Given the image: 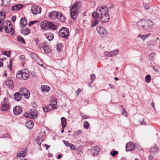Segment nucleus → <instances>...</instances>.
I'll use <instances>...</instances> for the list:
<instances>
[{
  "label": "nucleus",
  "mask_w": 160,
  "mask_h": 160,
  "mask_svg": "<svg viewBox=\"0 0 160 160\" xmlns=\"http://www.w3.org/2000/svg\"><path fill=\"white\" fill-rule=\"evenodd\" d=\"M16 18V16H13L12 18V22H14L15 21Z\"/></svg>",
  "instance_id": "nucleus-57"
},
{
  "label": "nucleus",
  "mask_w": 160,
  "mask_h": 160,
  "mask_svg": "<svg viewBox=\"0 0 160 160\" xmlns=\"http://www.w3.org/2000/svg\"><path fill=\"white\" fill-rule=\"evenodd\" d=\"M146 82L147 83H149L151 80V77L150 75H147L145 78Z\"/></svg>",
  "instance_id": "nucleus-39"
},
{
  "label": "nucleus",
  "mask_w": 160,
  "mask_h": 160,
  "mask_svg": "<svg viewBox=\"0 0 160 160\" xmlns=\"http://www.w3.org/2000/svg\"><path fill=\"white\" fill-rule=\"evenodd\" d=\"M43 49L44 51L46 53H49L51 52V49L49 48L48 46H43Z\"/></svg>",
  "instance_id": "nucleus-32"
},
{
  "label": "nucleus",
  "mask_w": 160,
  "mask_h": 160,
  "mask_svg": "<svg viewBox=\"0 0 160 160\" xmlns=\"http://www.w3.org/2000/svg\"><path fill=\"white\" fill-rule=\"evenodd\" d=\"M9 107L8 104L4 102L2 104V110H8Z\"/></svg>",
  "instance_id": "nucleus-25"
},
{
  "label": "nucleus",
  "mask_w": 160,
  "mask_h": 160,
  "mask_svg": "<svg viewBox=\"0 0 160 160\" xmlns=\"http://www.w3.org/2000/svg\"><path fill=\"white\" fill-rule=\"evenodd\" d=\"M62 45L61 43H58L57 45V49L58 50V52H60L61 51V48H62Z\"/></svg>",
  "instance_id": "nucleus-42"
},
{
  "label": "nucleus",
  "mask_w": 160,
  "mask_h": 160,
  "mask_svg": "<svg viewBox=\"0 0 160 160\" xmlns=\"http://www.w3.org/2000/svg\"><path fill=\"white\" fill-rule=\"evenodd\" d=\"M59 13L55 11H53L50 12L49 13L48 16L50 18L51 20H54L56 18H58V16H59Z\"/></svg>",
  "instance_id": "nucleus-11"
},
{
  "label": "nucleus",
  "mask_w": 160,
  "mask_h": 160,
  "mask_svg": "<svg viewBox=\"0 0 160 160\" xmlns=\"http://www.w3.org/2000/svg\"><path fill=\"white\" fill-rule=\"evenodd\" d=\"M22 111H13V113L15 115H18L22 112Z\"/></svg>",
  "instance_id": "nucleus-43"
},
{
  "label": "nucleus",
  "mask_w": 160,
  "mask_h": 160,
  "mask_svg": "<svg viewBox=\"0 0 160 160\" xmlns=\"http://www.w3.org/2000/svg\"><path fill=\"white\" fill-rule=\"evenodd\" d=\"M151 35V33H148V34H146V35H144V36L145 38L148 37L149 36Z\"/></svg>",
  "instance_id": "nucleus-63"
},
{
  "label": "nucleus",
  "mask_w": 160,
  "mask_h": 160,
  "mask_svg": "<svg viewBox=\"0 0 160 160\" xmlns=\"http://www.w3.org/2000/svg\"><path fill=\"white\" fill-rule=\"evenodd\" d=\"M147 45L149 47L153 46L156 44V41L151 40L147 42Z\"/></svg>",
  "instance_id": "nucleus-30"
},
{
  "label": "nucleus",
  "mask_w": 160,
  "mask_h": 160,
  "mask_svg": "<svg viewBox=\"0 0 160 160\" xmlns=\"http://www.w3.org/2000/svg\"><path fill=\"white\" fill-rule=\"evenodd\" d=\"M36 141L39 146H40L43 141V139L42 137H38L36 139Z\"/></svg>",
  "instance_id": "nucleus-34"
},
{
  "label": "nucleus",
  "mask_w": 160,
  "mask_h": 160,
  "mask_svg": "<svg viewBox=\"0 0 160 160\" xmlns=\"http://www.w3.org/2000/svg\"><path fill=\"white\" fill-rule=\"evenodd\" d=\"M50 22H48L47 21H42L41 24V27L43 29L47 30L48 28Z\"/></svg>",
  "instance_id": "nucleus-14"
},
{
  "label": "nucleus",
  "mask_w": 160,
  "mask_h": 160,
  "mask_svg": "<svg viewBox=\"0 0 160 160\" xmlns=\"http://www.w3.org/2000/svg\"><path fill=\"white\" fill-rule=\"evenodd\" d=\"M108 12V7L103 5L98 7L97 11L92 13V16L94 18L99 19L103 23L107 22L110 19Z\"/></svg>",
  "instance_id": "nucleus-1"
},
{
  "label": "nucleus",
  "mask_w": 160,
  "mask_h": 160,
  "mask_svg": "<svg viewBox=\"0 0 160 160\" xmlns=\"http://www.w3.org/2000/svg\"><path fill=\"white\" fill-rule=\"evenodd\" d=\"M32 13L34 15H36L38 13H40L41 12V7L37 5H33L31 8Z\"/></svg>",
  "instance_id": "nucleus-10"
},
{
  "label": "nucleus",
  "mask_w": 160,
  "mask_h": 160,
  "mask_svg": "<svg viewBox=\"0 0 160 160\" xmlns=\"http://www.w3.org/2000/svg\"><path fill=\"white\" fill-rule=\"evenodd\" d=\"M30 56L32 58L34 59H36L38 58V57L36 54L33 53H30Z\"/></svg>",
  "instance_id": "nucleus-44"
},
{
  "label": "nucleus",
  "mask_w": 160,
  "mask_h": 160,
  "mask_svg": "<svg viewBox=\"0 0 160 160\" xmlns=\"http://www.w3.org/2000/svg\"><path fill=\"white\" fill-rule=\"evenodd\" d=\"M22 78L24 80L27 79L29 76L28 72L27 70H25L22 71Z\"/></svg>",
  "instance_id": "nucleus-20"
},
{
  "label": "nucleus",
  "mask_w": 160,
  "mask_h": 160,
  "mask_svg": "<svg viewBox=\"0 0 160 160\" xmlns=\"http://www.w3.org/2000/svg\"><path fill=\"white\" fill-rule=\"evenodd\" d=\"M95 78L96 76L95 74H92L91 75V80L92 83L94 81Z\"/></svg>",
  "instance_id": "nucleus-45"
},
{
  "label": "nucleus",
  "mask_w": 160,
  "mask_h": 160,
  "mask_svg": "<svg viewBox=\"0 0 160 160\" xmlns=\"http://www.w3.org/2000/svg\"><path fill=\"white\" fill-rule=\"evenodd\" d=\"M21 95H20V93L16 92L14 95V98L16 100L19 101L21 99Z\"/></svg>",
  "instance_id": "nucleus-24"
},
{
  "label": "nucleus",
  "mask_w": 160,
  "mask_h": 160,
  "mask_svg": "<svg viewBox=\"0 0 160 160\" xmlns=\"http://www.w3.org/2000/svg\"><path fill=\"white\" fill-rule=\"evenodd\" d=\"M6 84L7 86L10 89H12L14 87L12 81L10 79H8L6 81Z\"/></svg>",
  "instance_id": "nucleus-19"
},
{
  "label": "nucleus",
  "mask_w": 160,
  "mask_h": 160,
  "mask_svg": "<svg viewBox=\"0 0 160 160\" xmlns=\"http://www.w3.org/2000/svg\"><path fill=\"white\" fill-rule=\"evenodd\" d=\"M3 54L7 55L8 57H10V53L9 52H5L3 53Z\"/></svg>",
  "instance_id": "nucleus-54"
},
{
  "label": "nucleus",
  "mask_w": 160,
  "mask_h": 160,
  "mask_svg": "<svg viewBox=\"0 0 160 160\" xmlns=\"http://www.w3.org/2000/svg\"><path fill=\"white\" fill-rule=\"evenodd\" d=\"M138 37L142 38L143 40L145 39L144 38V35H142L141 34H139L138 35Z\"/></svg>",
  "instance_id": "nucleus-58"
},
{
  "label": "nucleus",
  "mask_w": 160,
  "mask_h": 160,
  "mask_svg": "<svg viewBox=\"0 0 160 160\" xmlns=\"http://www.w3.org/2000/svg\"><path fill=\"white\" fill-rule=\"evenodd\" d=\"M91 23V27L92 28L98 25L99 23V21L97 19L93 20L92 21Z\"/></svg>",
  "instance_id": "nucleus-33"
},
{
  "label": "nucleus",
  "mask_w": 160,
  "mask_h": 160,
  "mask_svg": "<svg viewBox=\"0 0 160 160\" xmlns=\"http://www.w3.org/2000/svg\"><path fill=\"white\" fill-rule=\"evenodd\" d=\"M22 71L21 72V71H18L16 74L17 78L19 79H20L21 78H22Z\"/></svg>",
  "instance_id": "nucleus-35"
},
{
  "label": "nucleus",
  "mask_w": 160,
  "mask_h": 160,
  "mask_svg": "<svg viewBox=\"0 0 160 160\" xmlns=\"http://www.w3.org/2000/svg\"><path fill=\"white\" fill-rule=\"evenodd\" d=\"M119 50L118 49H116L115 50H113L111 51L112 56H114L118 55L119 53Z\"/></svg>",
  "instance_id": "nucleus-36"
},
{
  "label": "nucleus",
  "mask_w": 160,
  "mask_h": 160,
  "mask_svg": "<svg viewBox=\"0 0 160 160\" xmlns=\"http://www.w3.org/2000/svg\"><path fill=\"white\" fill-rule=\"evenodd\" d=\"M81 92V90L79 88L76 91V94L78 95L79 94V93Z\"/></svg>",
  "instance_id": "nucleus-59"
},
{
  "label": "nucleus",
  "mask_w": 160,
  "mask_h": 160,
  "mask_svg": "<svg viewBox=\"0 0 160 160\" xmlns=\"http://www.w3.org/2000/svg\"><path fill=\"white\" fill-rule=\"evenodd\" d=\"M61 122L62 128H64L66 125V120L64 117H62L61 118Z\"/></svg>",
  "instance_id": "nucleus-31"
},
{
  "label": "nucleus",
  "mask_w": 160,
  "mask_h": 160,
  "mask_svg": "<svg viewBox=\"0 0 160 160\" xmlns=\"http://www.w3.org/2000/svg\"><path fill=\"white\" fill-rule=\"evenodd\" d=\"M4 137H6L7 138H10V136L9 134H8V133H6L5 135H3V136H2L1 137V138H3Z\"/></svg>",
  "instance_id": "nucleus-53"
},
{
  "label": "nucleus",
  "mask_w": 160,
  "mask_h": 160,
  "mask_svg": "<svg viewBox=\"0 0 160 160\" xmlns=\"http://www.w3.org/2000/svg\"><path fill=\"white\" fill-rule=\"evenodd\" d=\"M23 6L24 5L22 4L15 5L12 8V11H15L19 10L23 8Z\"/></svg>",
  "instance_id": "nucleus-18"
},
{
  "label": "nucleus",
  "mask_w": 160,
  "mask_h": 160,
  "mask_svg": "<svg viewBox=\"0 0 160 160\" xmlns=\"http://www.w3.org/2000/svg\"><path fill=\"white\" fill-rule=\"evenodd\" d=\"M19 92L20 95L24 96L25 98H29L30 93L27 88H22L20 89Z\"/></svg>",
  "instance_id": "nucleus-9"
},
{
  "label": "nucleus",
  "mask_w": 160,
  "mask_h": 160,
  "mask_svg": "<svg viewBox=\"0 0 160 160\" xmlns=\"http://www.w3.org/2000/svg\"><path fill=\"white\" fill-rule=\"evenodd\" d=\"M118 153V151L112 150L110 152V154L113 157L115 156Z\"/></svg>",
  "instance_id": "nucleus-40"
},
{
  "label": "nucleus",
  "mask_w": 160,
  "mask_h": 160,
  "mask_svg": "<svg viewBox=\"0 0 160 160\" xmlns=\"http://www.w3.org/2000/svg\"><path fill=\"white\" fill-rule=\"evenodd\" d=\"M46 38L49 40H52L53 38V35L51 33H47L45 34Z\"/></svg>",
  "instance_id": "nucleus-27"
},
{
  "label": "nucleus",
  "mask_w": 160,
  "mask_h": 160,
  "mask_svg": "<svg viewBox=\"0 0 160 160\" xmlns=\"http://www.w3.org/2000/svg\"><path fill=\"white\" fill-rule=\"evenodd\" d=\"M37 22H38V21L37 20H35L34 21L30 22L28 23V25L29 26H31V25H33V24L36 23Z\"/></svg>",
  "instance_id": "nucleus-48"
},
{
  "label": "nucleus",
  "mask_w": 160,
  "mask_h": 160,
  "mask_svg": "<svg viewBox=\"0 0 160 160\" xmlns=\"http://www.w3.org/2000/svg\"><path fill=\"white\" fill-rule=\"evenodd\" d=\"M41 89L42 92H47L50 90V88L47 85L42 86L41 87Z\"/></svg>",
  "instance_id": "nucleus-28"
},
{
  "label": "nucleus",
  "mask_w": 160,
  "mask_h": 160,
  "mask_svg": "<svg viewBox=\"0 0 160 160\" xmlns=\"http://www.w3.org/2000/svg\"><path fill=\"white\" fill-rule=\"evenodd\" d=\"M135 145L131 142L127 143L126 146V149L127 151H132L135 149Z\"/></svg>",
  "instance_id": "nucleus-13"
},
{
  "label": "nucleus",
  "mask_w": 160,
  "mask_h": 160,
  "mask_svg": "<svg viewBox=\"0 0 160 160\" xmlns=\"http://www.w3.org/2000/svg\"><path fill=\"white\" fill-rule=\"evenodd\" d=\"M45 146L46 147V150H47L50 147V145H47V144H45Z\"/></svg>",
  "instance_id": "nucleus-62"
},
{
  "label": "nucleus",
  "mask_w": 160,
  "mask_h": 160,
  "mask_svg": "<svg viewBox=\"0 0 160 160\" xmlns=\"http://www.w3.org/2000/svg\"><path fill=\"white\" fill-rule=\"evenodd\" d=\"M111 52H104V55L105 56H108V57H112L111 55Z\"/></svg>",
  "instance_id": "nucleus-46"
},
{
  "label": "nucleus",
  "mask_w": 160,
  "mask_h": 160,
  "mask_svg": "<svg viewBox=\"0 0 160 160\" xmlns=\"http://www.w3.org/2000/svg\"><path fill=\"white\" fill-rule=\"evenodd\" d=\"M82 131L81 130H79L77 132H75V134L77 135H78V134L82 133Z\"/></svg>",
  "instance_id": "nucleus-56"
},
{
  "label": "nucleus",
  "mask_w": 160,
  "mask_h": 160,
  "mask_svg": "<svg viewBox=\"0 0 160 160\" xmlns=\"http://www.w3.org/2000/svg\"><path fill=\"white\" fill-rule=\"evenodd\" d=\"M122 113L123 115H125L126 117H127L128 113L126 111H123Z\"/></svg>",
  "instance_id": "nucleus-55"
},
{
  "label": "nucleus",
  "mask_w": 160,
  "mask_h": 160,
  "mask_svg": "<svg viewBox=\"0 0 160 160\" xmlns=\"http://www.w3.org/2000/svg\"><path fill=\"white\" fill-rule=\"evenodd\" d=\"M38 116L37 111H33L31 112H27L24 113V116L25 117L30 118H34Z\"/></svg>",
  "instance_id": "nucleus-7"
},
{
  "label": "nucleus",
  "mask_w": 160,
  "mask_h": 160,
  "mask_svg": "<svg viewBox=\"0 0 160 160\" xmlns=\"http://www.w3.org/2000/svg\"><path fill=\"white\" fill-rule=\"evenodd\" d=\"M110 87L112 89H113L114 88V86L111 84H109Z\"/></svg>",
  "instance_id": "nucleus-64"
},
{
  "label": "nucleus",
  "mask_w": 160,
  "mask_h": 160,
  "mask_svg": "<svg viewBox=\"0 0 160 160\" xmlns=\"http://www.w3.org/2000/svg\"><path fill=\"white\" fill-rule=\"evenodd\" d=\"M154 25V23L149 19H141L137 23L138 27L143 30L151 29Z\"/></svg>",
  "instance_id": "nucleus-2"
},
{
  "label": "nucleus",
  "mask_w": 160,
  "mask_h": 160,
  "mask_svg": "<svg viewBox=\"0 0 160 160\" xmlns=\"http://www.w3.org/2000/svg\"><path fill=\"white\" fill-rule=\"evenodd\" d=\"M79 2L77 1L74 2L72 6L70 11V14L71 17L74 19H76L78 14V9L80 8L78 6Z\"/></svg>",
  "instance_id": "nucleus-3"
},
{
  "label": "nucleus",
  "mask_w": 160,
  "mask_h": 160,
  "mask_svg": "<svg viewBox=\"0 0 160 160\" xmlns=\"http://www.w3.org/2000/svg\"><path fill=\"white\" fill-rule=\"evenodd\" d=\"M5 16L6 14L4 12H0V23L4 21Z\"/></svg>",
  "instance_id": "nucleus-29"
},
{
  "label": "nucleus",
  "mask_w": 160,
  "mask_h": 160,
  "mask_svg": "<svg viewBox=\"0 0 160 160\" xmlns=\"http://www.w3.org/2000/svg\"><path fill=\"white\" fill-rule=\"evenodd\" d=\"M70 149L72 150H75V146L73 144H71L69 146Z\"/></svg>",
  "instance_id": "nucleus-51"
},
{
  "label": "nucleus",
  "mask_w": 160,
  "mask_h": 160,
  "mask_svg": "<svg viewBox=\"0 0 160 160\" xmlns=\"http://www.w3.org/2000/svg\"><path fill=\"white\" fill-rule=\"evenodd\" d=\"M22 108L20 106H17L15 107L13 110H22Z\"/></svg>",
  "instance_id": "nucleus-47"
},
{
  "label": "nucleus",
  "mask_w": 160,
  "mask_h": 160,
  "mask_svg": "<svg viewBox=\"0 0 160 160\" xmlns=\"http://www.w3.org/2000/svg\"><path fill=\"white\" fill-rule=\"evenodd\" d=\"M60 35L65 39H67L70 36L69 30L66 27H62L59 32Z\"/></svg>",
  "instance_id": "nucleus-5"
},
{
  "label": "nucleus",
  "mask_w": 160,
  "mask_h": 160,
  "mask_svg": "<svg viewBox=\"0 0 160 160\" xmlns=\"http://www.w3.org/2000/svg\"><path fill=\"white\" fill-rule=\"evenodd\" d=\"M59 16H58V18H57L61 22H65L66 21L65 17L61 12H59Z\"/></svg>",
  "instance_id": "nucleus-22"
},
{
  "label": "nucleus",
  "mask_w": 160,
  "mask_h": 160,
  "mask_svg": "<svg viewBox=\"0 0 160 160\" xmlns=\"http://www.w3.org/2000/svg\"><path fill=\"white\" fill-rule=\"evenodd\" d=\"M27 20L25 17H22L20 20V24L21 25L24 27L27 24Z\"/></svg>",
  "instance_id": "nucleus-21"
},
{
  "label": "nucleus",
  "mask_w": 160,
  "mask_h": 160,
  "mask_svg": "<svg viewBox=\"0 0 160 160\" xmlns=\"http://www.w3.org/2000/svg\"><path fill=\"white\" fill-rule=\"evenodd\" d=\"M96 30L98 33L102 37H106L108 34L107 31L106 29L102 26H97Z\"/></svg>",
  "instance_id": "nucleus-6"
},
{
  "label": "nucleus",
  "mask_w": 160,
  "mask_h": 160,
  "mask_svg": "<svg viewBox=\"0 0 160 160\" xmlns=\"http://www.w3.org/2000/svg\"><path fill=\"white\" fill-rule=\"evenodd\" d=\"M3 60L0 59V67L3 66Z\"/></svg>",
  "instance_id": "nucleus-60"
},
{
  "label": "nucleus",
  "mask_w": 160,
  "mask_h": 160,
  "mask_svg": "<svg viewBox=\"0 0 160 160\" xmlns=\"http://www.w3.org/2000/svg\"><path fill=\"white\" fill-rule=\"evenodd\" d=\"M26 126L28 128L30 129H31L34 126V123L32 122H26Z\"/></svg>",
  "instance_id": "nucleus-23"
},
{
  "label": "nucleus",
  "mask_w": 160,
  "mask_h": 160,
  "mask_svg": "<svg viewBox=\"0 0 160 160\" xmlns=\"http://www.w3.org/2000/svg\"><path fill=\"white\" fill-rule=\"evenodd\" d=\"M89 127V124L87 121H85L84 123V127L86 129H88Z\"/></svg>",
  "instance_id": "nucleus-41"
},
{
  "label": "nucleus",
  "mask_w": 160,
  "mask_h": 160,
  "mask_svg": "<svg viewBox=\"0 0 160 160\" xmlns=\"http://www.w3.org/2000/svg\"><path fill=\"white\" fill-rule=\"evenodd\" d=\"M49 25L48 27V28H49L53 30H56L57 29V26L54 23L50 22V24Z\"/></svg>",
  "instance_id": "nucleus-26"
},
{
  "label": "nucleus",
  "mask_w": 160,
  "mask_h": 160,
  "mask_svg": "<svg viewBox=\"0 0 160 160\" xmlns=\"http://www.w3.org/2000/svg\"><path fill=\"white\" fill-rule=\"evenodd\" d=\"M63 142L64 144L67 147H69L71 143H69L68 142H67L66 141L63 140Z\"/></svg>",
  "instance_id": "nucleus-52"
},
{
  "label": "nucleus",
  "mask_w": 160,
  "mask_h": 160,
  "mask_svg": "<svg viewBox=\"0 0 160 160\" xmlns=\"http://www.w3.org/2000/svg\"><path fill=\"white\" fill-rule=\"evenodd\" d=\"M32 106L33 108H34V109L31 108L30 110H34V109H36L37 107V105L36 104V103L35 102H33L32 103Z\"/></svg>",
  "instance_id": "nucleus-50"
},
{
  "label": "nucleus",
  "mask_w": 160,
  "mask_h": 160,
  "mask_svg": "<svg viewBox=\"0 0 160 160\" xmlns=\"http://www.w3.org/2000/svg\"><path fill=\"white\" fill-rule=\"evenodd\" d=\"M156 53L154 52L151 53L149 56V58L150 60H152L153 59L154 57L156 56Z\"/></svg>",
  "instance_id": "nucleus-38"
},
{
  "label": "nucleus",
  "mask_w": 160,
  "mask_h": 160,
  "mask_svg": "<svg viewBox=\"0 0 160 160\" xmlns=\"http://www.w3.org/2000/svg\"><path fill=\"white\" fill-rule=\"evenodd\" d=\"M19 58L20 60H22V61H25L26 60L25 57L23 55L20 56L19 57Z\"/></svg>",
  "instance_id": "nucleus-49"
},
{
  "label": "nucleus",
  "mask_w": 160,
  "mask_h": 160,
  "mask_svg": "<svg viewBox=\"0 0 160 160\" xmlns=\"http://www.w3.org/2000/svg\"><path fill=\"white\" fill-rule=\"evenodd\" d=\"M27 150L26 148H23L21 151L20 152L17 153V156L20 158L24 157L26 155Z\"/></svg>",
  "instance_id": "nucleus-15"
},
{
  "label": "nucleus",
  "mask_w": 160,
  "mask_h": 160,
  "mask_svg": "<svg viewBox=\"0 0 160 160\" xmlns=\"http://www.w3.org/2000/svg\"><path fill=\"white\" fill-rule=\"evenodd\" d=\"M21 33L25 35H27L30 34V30L23 27L21 30Z\"/></svg>",
  "instance_id": "nucleus-17"
},
{
  "label": "nucleus",
  "mask_w": 160,
  "mask_h": 160,
  "mask_svg": "<svg viewBox=\"0 0 160 160\" xmlns=\"http://www.w3.org/2000/svg\"><path fill=\"white\" fill-rule=\"evenodd\" d=\"M3 26L5 27V29L6 32L9 33L12 35L14 34V31L12 28V25L11 22L9 21H5L3 23Z\"/></svg>",
  "instance_id": "nucleus-4"
},
{
  "label": "nucleus",
  "mask_w": 160,
  "mask_h": 160,
  "mask_svg": "<svg viewBox=\"0 0 160 160\" xmlns=\"http://www.w3.org/2000/svg\"><path fill=\"white\" fill-rule=\"evenodd\" d=\"M17 39L22 43L25 44V43L24 38L20 36H18L17 37Z\"/></svg>",
  "instance_id": "nucleus-37"
},
{
  "label": "nucleus",
  "mask_w": 160,
  "mask_h": 160,
  "mask_svg": "<svg viewBox=\"0 0 160 160\" xmlns=\"http://www.w3.org/2000/svg\"><path fill=\"white\" fill-rule=\"evenodd\" d=\"M57 99H54V100H52V104H49L48 107H43L42 109L44 110L45 109H46L47 110H51V109H57V107L56 105L57 104Z\"/></svg>",
  "instance_id": "nucleus-8"
},
{
  "label": "nucleus",
  "mask_w": 160,
  "mask_h": 160,
  "mask_svg": "<svg viewBox=\"0 0 160 160\" xmlns=\"http://www.w3.org/2000/svg\"><path fill=\"white\" fill-rule=\"evenodd\" d=\"M149 160H152L153 159V156L152 155H150L148 157Z\"/></svg>",
  "instance_id": "nucleus-61"
},
{
  "label": "nucleus",
  "mask_w": 160,
  "mask_h": 160,
  "mask_svg": "<svg viewBox=\"0 0 160 160\" xmlns=\"http://www.w3.org/2000/svg\"><path fill=\"white\" fill-rule=\"evenodd\" d=\"M158 150V148L157 145H155L152 146L150 148L149 152L152 154H155L156 153Z\"/></svg>",
  "instance_id": "nucleus-16"
},
{
  "label": "nucleus",
  "mask_w": 160,
  "mask_h": 160,
  "mask_svg": "<svg viewBox=\"0 0 160 160\" xmlns=\"http://www.w3.org/2000/svg\"><path fill=\"white\" fill-rule=\"evenodd\" d=\"M99 152V148L97 146L93 147L91 149V152L94 156L97 155Z\"/></svg>",
  "instance_id": "nucleus-12"
}]
</instances>
